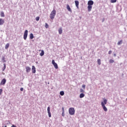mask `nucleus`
I'll use <instances>...</instances> for the list:
<instances>
[{
  "mask_svg": "<svg viewBox=\"0 0 127 127\" xmlns=\"http://www.w3.org/2000/svg\"><path fill=\"white\" fill-rule=\"evenodd\" d=\"M4 66L3 67V68H2V71H4V70H5V68H6V65L5 64H4Z\"/></svg>",
  "mask_w": 127,
  "mask_h": 127,
  "instance_id": "b1692460",
  "label": "nucleus"
},
{
  "mask_svg": "<svg viewBox=\"0 0 127 127\" xmlns=\"http://www.w3.org/2000/svg\"><path fill=\"white\" fill-rule=\"evenodd\" d=\"M34 38V37L33 36V34L31 33L30 34V39H33Z\"/></svg>",
  "mask_w": 127,
  "mask_h": 127,
  "instance_id": "f3484780",
  "label": "nucleus"
},
{
  "mask_svg": "<svg viewBox=\"0 0 127 127\" xmlns=\"http://www.w3.org/2000/svg\"><path fill=\"white\" fill-rule=\"evenodd\" d=\"M56 63H55V61H54V60H52V64L53 65H54V64H56Z\"/></svg>",
  "mask_w": 127,
  "mask_h": 127,
  "instance_id": "2f4dec72",
  "label": "nucleus"
},
{
  "mask_svg": "<svg viewBox=\"0 0 127 127\" xmlns=\"http://www.w3.org/2000/svg\"><path fill=\"white\" fill-rule=\"evenodd\" d=\"M28 34V31L27 30H26L24 32V35H23V38L24 40H26V39L27 38Z\"/></svg>",
  "mask_w": 127,
  "mask_h": 127,
  "instance_id": "20e7f679",
  "label": "nucleus"
},
{
  "mask_svg": "<svg viewBox=\"0 0 127 127\" xmlns=\"http://www.w3.org/2000/svg\"><path fill=\"white\" fill-rule=\"evenodd\" d=\"M114 62H115V61L111 59L110 61H109V63H114Z\"/></svg>",
  "mask_w": 127,
  "mask_h": 127,
  "instance_id": "cd10ccee",
  "label": "nucleus"
},
{
  "mask_svg": "<svg viewBox=\"0 0 127 127\" xmlns=\"http://www.w3.org/2000/svg\"><path fill=\"white\" fill-rule=\"evenodd\" d=\"M41 51V52L40 54V56H43V55H44V50H42Z\"/></svg>",
  "mask_w": 127,
  "mask_h": 127,
  "instance_id": "dca6fc26",
  "label": "nucleus"
},
{
  "mask_svg": "<svg viewBox=\"0 0 127 127\" xmlns=\"http://www.w3.org/2000/svg\"><path fill=\"white\" fill-rule=\"evenodd\" d=\"M55 15H56V10L55 9H53L50 14V17L51 19H54L55 18Z\"/></svg>",
  "mask_w": 127,
  "mask_h": 127,
  "instance_id": "f03ea898",
  "label": "nucleus"
},
{
  "mask_svg": "<svg viewBox=\"0 0 127 127\" xmlns=\"http://www.w3.org/2000/svg\"><path fill=\"white\" fill-rule=\"evenodd\" d=\"M9 47V43H7L6 44L5 46V49H7Z\"/></svg>",
  "mask_w": 127,
  "mask_h": 127,
  "instance_id": "a211bd4d",
  "label": "nucleus"
},
{
  "mask_svg": "<svg viewBox=\"0 0 127 127\" xmlns=\"http://www.w3.org/2000/svg\"><path fill=\"white\" fill-rule=\"evenodd\" d=\"M92 5H88L87 8H88V11H91V10H92Z\"/></svg>",
  "mask_w": 127,
  "mask_h": 127,
  "instance_id": "ddd939ff",
  "label": "nucleus"
},
{
  "mask_svg": "<svg viewBox=\"0 0 127 127\" xmlns=\"http://www.w3.org/2000/svg\"><path fill=\"white\" fill-rule=\"evenodd\" d=\"M122 43H123V40H121L120 41L118 42L117 44H118V45H121V44H122Z\"/></svg>",
  "mask_w": 127,
  "mask_h": 127,
  "instance_id": "4be33fe9",
  "label": "nucleus"
},
{
  "mask_svg": "<svg viewBox=\"0 0 127 127\" xmlns=\"http://www.w3.org/2000/svg\"><path fill=\"white\" fill-rule=\"evenodd\" d=\"M87 4L88 5H93L94 4V1H93V0H90L88 1Z\"/></svg>",
  "mask_w": 127,
  "mask_h": 127,
  "instance_id": "6e6552de",
  "label": "nucleus"
},
{
  "mask_svg": "<svg viewBox=\"0 0 127 127\" xmlns=\"http://www.w3.org/2000/svg\"><path fill=\"white\" fill-rule=\"evenodd\" d=\"M55 69H57L58 68V64L56 63L55 64H53Z\"/></svg>",
  "mask_w": 127,
  "mask_h": 127,
  "instance_id": "6ab92c4d",
  "label": "nucleus"
},
{
  "mask_svg": "<svg viewBox=\"0 0 127 127\" xmlns=\"http://www.w3.org/2000/svg\"><path fill=\"white\" fill-rule=\"evenodd\" d=\"M12 127H16V126H14V125H13L12 126Z\"/></svg>",
  "mask_w": 127,
  "mask_h": 127,
  "instance_id": "e433bc0d",
  "label": "nucleus"
},
{
  "mask_svg": "<svg viewBox=\"0 0 127 127\" xmlns=\"http://www.w3.org/2000/svg\"><path fill=\"white\" fill-rule=\"evenodd\" d=\"M20 91H21V92H22V91H23V88H20Z\"/></svg>",
  "mask_w": 127,
  "mask_h": 127,
  "instance_id": "f704fd0d",
  "label": "nucleus"
},
{
  "mask_svg": "<svg viewBox=\"0 0 127 127\" xmlns=\"http://www.w3.org/2000/svg\"><path fill=\"white\" fill-rule=\"evenodd\" d=\"M31 70V68H30V67L29 66L26 67V72H27V73H29V72H30Z\"/></svg>",
  "mask_w": 127,
  "mask_h": 127,
  "instance_id": "0eeeda50",
  "label": "nucleus"
},
{
  "mask_svg": "<svg viewBox=\"0 0 127 127\" xmlns=\"http://www.w3.org/2000/svg\"><path fill=\"white\" fill-rule=\"evenodd\" d=\"M62 32H63V29H62V28H60L59 29V34H62Z\"/></svg>",
  "mask_w": 127,
  "mask_h": 127,
  "instance_id": "4468645a",
  "label": "nucleus"
},
{
  "mask_svg": "<svg viewBox=\"0 0 127 127\" xmlns=\"http://www.w3.org/2000/svg\"><path fill=\"white\" fill-rule=\"evenodd\" d=\"M45 27L46 28H48L49 27V25H48V24H47V23H45Z\"/></svg>",
  "mask_w": 127,
  "mask_h": 127,
  "instance_id": "bb28decb",
  "label": "nucleus"
},
{
  "mask_svg": "<svg viewBox=\"0 0 127 127\" xmlns=\"http://www.w3.org/2000/svg\"><path fill=\"white\" fill-rule=\"evenodd\" d=\"M114 56H117V55H116V54H115Z\"/></svg>",
  "mask_w": 127,
  "mask_h": 127,
  "instance_id": "4c0bfd02",
  "label": "nucleus"
},
{
  "mask_svg": "<svg viewBox=\"0 0 127 127\" xmlns=\"http://www.w3.org/2000/svg\"><path fill=\"white\" fill-rule=\"evenodd\" d=\"M80 93H84L85 91H84V90H83V89L81 88L80 90Z\"/></svg>",
  "mask_w": 127,
  "mask_h": 127,
  "instance_id": "c85d7f7f",
  "label": "nucleus"
},
{
  "mask_svg": "<svg viewBox=\"0 0 127 127\" xmlns=\"http://www.w3.org/2000/svg\"><path fill=\"white\" fill-rule=\"evenodd\" d=\"M66 8L67 10H68V11H69L70 12H72V9H71V8H70V6L69 5V4L66 5Z\"/></svg>",
  "mask_w": 127,
  "mask_h": 127,
  "instance_id": "9d476101",
  "label": "nucleus"
},
{
  "mask_svg": "<svg viewBox=\"0 0 127 127\" xmlns=\"http://www.w3.org/2000/svg\"><path fill=\"white\" fill-rule=\"evenodd\" d=\"M4 23V20L2 18H0V25H2Z\"/></svg>",
  "mask_w": 127,
  "mask_h": 127,
  "instance_id": "9b49d317",
  "label": "nucleus"
},
{
  "mask_svg": "<svg viewBox=\"0 0 127 127\" xmlns=\"http://www.w3.org/2000/svg\"><path fill=\"white\" fill-rule=\"evenodd\" d=\"M107 103H108V100L106 99H103V102H101V106L104 111V112H107L108 111V109L106 107L105 105H107Z\"/></svg>",
  "mask_w": 127,
  "mask_h": 127,
  "instance_id": "f257e3e1",
  "label": "nucleus"
},
{
  "mask_svg": "<svg viewBox=\"0 0 127 127\" xmlns=\"http://www.w3.org/2000/svg\"><path fill=\"white\" fill-rule=\"evenodd\" d=\"M97 63H98V65H100L101 64V59H98Z\"/></svg>",
  "mask_w": 127,
  "mask_h": 127,
  "instance_id": "5701e85b",
  "label": "nucleus"
},
{
  "mask_svg": "<svg viewBox=\"0 0 127 127\" xmlns=\"http://www.w3.org/2000/svg\"><path fill=\"white\" fill-rule=\"evenodd\" d=\"M60 94L61 95V96H64V91H62L60 92Z\"/></svg>",
  "mask_w": 127,
  "mask_h": 127,
  "instance_id": "412c9836",
  "label": "nucleus"
},
{
  "mask_svg": "<svg viewBox=\"0 0 127 127\" xmlns=\"http://www.w3.org/2000/svg\"><path fill=\"white\" fill-rule=\"evenodd\" d=\"M2 93V89H0V95H1Z\"/></svg>",
  "mask_w": 127,
  "mask_h": 127,
  "instance_id": "473e14b6",
  "label": "nucleus"
},
{
  "mask_svg": "<svg viewBox=\"0 0 127 127\" xmlns=\"http://www.w3.org/2000/svg\"><path fill=\"white\" fill-rule=\"evenodd\" d=\"M48 114L49 115V118H51V113H50V107H48Z\"/></svg>",
  "mask_w": 127,
  "mask_h": 127,
  "instance_id": "1a4fd4ad",
  "label": "nucleus"
},
{
  "mask_svg": "<svg viewBox=\"0 0 127 127\" xmlns=\"http://www.w3.org/2000/svg\"><path fill=\"white\" fill-rule=\"evenodd\" d=\"M108 54H109V55L112 54V51H110L108 52Z\"/></svg>",
  "mask_w": 127,
  "mask_h": 127,
  "instance_id": "72a5a7b5",
  "label": "nucleus"
},
{
  "mask_svg": "<svg viewBox=\"0 0 127 127\" xmlns=\"http://www.w3.org/2000/svg\"><path fill=\"white\" fill-rule=\"evenodd\" d=\"M85 97V94L84 93H81L79 95L80 98H84Z\"/></svg>",
  "mask_w": 127,
  "mask_h": 127,
  "instance_id": "2eb2a0df",
  "label": "nucleus"
},
{
  "mask_svg": "<svg viewBox=\"0 0 127 127\" xmlns=\"http://www.w3.org/2000/svg\"><path fill=\"white\" fill-rule=\"evenodd\" d=\"M62 111H63V112H64V107H63V108H62Z\"/></svg>",
  "mask_w": 127,
  "mask_h": 127,
  "instance_id": "c9c22d12",
  "label": "nucleus"
},
{
  "mask_svg": "<svg viewBox=\"0 0 127 127\" xmlns=\"http://www.w3.org/2000/svg\"><path fill=\"white\" fill-rule=\"evenodd\" d=\"M68 113L71 116L75 115V109L74 108H70L68 109Z\"/></svg>",
  "mask_w": 127,
  "mask_h": 127,
  "instance_id": "7ed1b4c3",
  "label": "nucleus"
},
{
  "mask_svg": "<svg viewBox=\"0 0 127 127\" xmlns=\"http://www.w3.org/2000/svg\"><path fill=\"white\" fill-rule=\"evenodd\" d=\"M75 6H76L77 8H79V1L75 0Z\"/></svg>",
  "mask_w": 127,
  "mask_h": 127,
  "instance_id": "f8f14e48",
  "label": "nucleus"
},
{
  "mask_svg": "<svg viewBox=\"0 0 127 127\" xmlns=\"http://www.w3.org/2000/svg\"><path fill=\"white\" fill-rule=\"evenodd\" d=\"M0 16L1 17H4V13L3 12H0Z\"/></svg>",
  "mask_w": 127,
  "mask_h": 127,
  "instance_id": "aec40b11",
  "label": "nucleus"
},
{
  "mask_svg": "<svg viewBox=\"0 0 127 127\" xmlns=\"http://www.w3.org/2000/svg\"><path fill=\"white\" fill-rule=\"evenodd\" d=\"M82 88H83V89H85L86 88V85L85 84L82 85Z\"/></svg>",
  "mask_w": 127,
  "mask_h": 127,
  "instance_id": "c756f323",
  "label": "nucleus"
},
{
  "mask_svg": "<svg viewBox=\"0 0 127 127\" xmlns=\"http://www.w3.org/2000/svg\"><path fill=\"white\" fill-rule=\"evenodd\" d=\"M111 2L114 3V2H117V0H111Z\"/></svg>",
  "mask_w": 127,
  "mask_h": 127,
  "instance_id": "393cba45",
  "label": "nucleus"
},
{
  "mask_svg": "<svg viewBox=\"0 0 127 127\" xmlns=\"http://www.w3.org/2000/svg\"><path fill=\"white\" fill-rule=\"evenodd\" d=\"M62 116L63 117H64V116H65V113H64V112H62Z\"/></svg>",
  "mask_w": 127,
  "mask_h": 127,
  "instance_id": "7c9ffc66",
  "label": "nucleus"
},
{
  "mask_svg": "<svg viewBox=\"0 0 127 127\" xmlns=\"http://www.w3.org/2000/svg\"><path fill=\"white\" fill-rule=\"evenodd\" d=\"M32 72L33 74H35V73H36V69L34 65H32Z\"/></svg>",
  "mask_w": 127,
  "mask_h": 127,
  "instance_id": "423d86ee",
  "label": "nucleus"
},
{
  "mask_svg": "<svg viewBox=\"0 0 127 127\" xmlns=\"http://www.w3.org/2000/svg\"><path fill=\"white\" fill-rule=\"evenodd\" d=\"M40 19V17L39 16H37L36 17V21H38L39 19Z\"/></svg>",
  "mask_w": 127,
  "mask_h": 127,
  "instance_id": "a878e982",
  "label": "nucleus"
},
{
  "mask_svg": "<svg viewBox=\"0 0 127 127\" xmlns=\"http://www.w3.org/2000/svg\"><path fill=\"white\" fill-rule=\"evenodd\" d=\"M5 83H6V80L5 79V78H3V79H2V80L0 82V86H2L3 85L5 84Z\"/></svg>",
  "mask_w": 127,
  "mask_h": 127,
  "instance_id": "39448f33",
  "label": "nucleus"
}]
</instances>
